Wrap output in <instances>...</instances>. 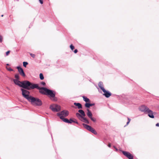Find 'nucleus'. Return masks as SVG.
<instances>
[{
    "instance_id": "obj_1",
    "label": "nucleus",
    "mask_w": 159,
    "mask_h": 159,
    "mask_svg": "<svg viewBox=\"0 0 159 159\" xmlns=\"http://www.w3.org/2000/svg\"><path fill=\"white\" fill-rule=\"evenodd\" d=\"M36 88L39 90V92L43 94L49 95L51 98H54L55 96V93H53L52 90L48 89L46 88H40L38 86V84L31 83L30 89Z\"/></svg>"
},
{
    "instance_id": "obj_2",
    "label": "nucleus",
    "mask_w": 159,
    "mask_h": 159,
    "mask_svg": "<svg viewBox=\"0 0 159 159\" xmlns=\"http://www.w3.org/2000/svg\"><path fill=\"white\" fill-rule=\"evenodd\" d=\"M18 80H14L13 81L16 84L27 90H30V87L32 83L27 80L21 82Z\"/></svg>"
},
{
    "instance_id": "obj_3",
    "label": "nucleus",
    "mask_w": 159,
    "mask_h": 159,
    "mask_svg": "<svg viewBox=\"0 0 159 159\" xmlns=\"http://www.w3.org/2000/svg\"><path fill=\"white\" fill-rule=\"evenodd\" d=\"M78 112L80 113H76V116L82 121L87 124H89L88 120L85 117L86 115L84 111L83 110L80 109L79 110Z\"/></svg>"
},
{
    "instance_id": "obj_4",
    "label": "nucleus",
    "mask_w": 159,
    "mask_h": 159,
    "mask_svg": "<svg viewBox=\"0 0 159 159\" xmlns=\"http://www.w3.org/2000/svg\"><path fill=\"white\" fill-rule=\"evenodd\" d=\"M30 98L29 101L32 104L38 106L42 105V103L40 99L32 97H31Z\"/></svg>"
},
{
    "instance_id": "obj_5",
    "label": "nucleus",
    "mask_w": 159,
    "mask_h": 159,
    "mask_svg": "<svg viewBox=\"0 0 159 159\" xmlns=\"http://www.w3.org/2000/svg\"><path fill=\"white\" fill-rule=\"evenodd\" d=\"M22 94L23 96L27 99L29 101L30 99V97H32L31 96H29L30 92L28 91L21 89Z\"/></svg>"
},
{
    "instance_id": "obj_6",
    "label": "nucleus",
    "mask_w": 159,
    "mask_h": 159,
    "mask_svg": "<svg viewBox=\"0 0 159 159\" xmlns=\"http://www.w3.org/2000/svg\"><path fill=\"white\" fill-rule=\"evenodd\" d=\"M83 125L84 127L87 130L91 132L92 133L95 134H97V133L95 131V130L91 126L85 124H83Z\"/></svg>"
},
{
    "instance_id": "obj_7",
    "label": "nucleus",
    "mask_w": 159,
    "mask_h": 159,
    "mask_svg": "<svg viewBox=\"0 0 159 159\" xmlns=\"http://www.w3.org/2000/svg\"><path fill=\"white\" fill-rule=\"evenodd\" d=\"M50 108L53 111H58L61 110V107L57 105H53L50 106Z\"/></svg>"
},
{
    "instance_id": "obj_8",
    "label": "nucleus",
    "mask_w": 159,
    "mask_h": 159,
    "mask_svg": "<svg viewBox=\"0 0 159 159\" xmlns=\"http://www.w3.org/2000/svg\"><path fill=\"white\" fill-rule=\"evenodd\" d=\"M69 114L68 111L64 110L57 113V115L60 118L61 116H63V117L67 116Z\"/></svg>"
},
{
    "instance_id": "obj_9",
    "label": "nucleus",
    "mask_w": 159,
    "mask_h": 159,
    "mask_svg": "<svg viewBox=\"0 0 159 159\" xmlns=\"http://www.w3.org/2000/svg\"><path fill=\"white\" fill-rule=\"evenodd\" d=\"M122 153L125 156L129 159H134L133 156L129 152L125 151H122Z\"/></svg>"
},
{
    "instance_id": "obj_10",
    "label": "nucleus",
    "mask_w": 159,
    "mask_h": 159,
    "mask_svg": "<svg viewBox=\"0 0 159 159\" xmlns=\"http://www.w3.org/2000/svg\"><path fill=\"white\" fill-rule=\"evenodd\" d=\"M149 109V108L146 106L144 105L141 106L139 107V110L140 111L143 112L145 113H146Z\"/></svg>"
},
{
    "instance_id": "obj_11",
    "label": "nucleus",
    "mask_w": 159,
    "mask_h": 159,
    "mask_svg": "<svg viewBox=\"0 0 159 159\" xmlns=\"http://www.w3.org/2000/svg\"><path fill=\"white\" fill-rule=\"evenodd\" d=\"M17 69H18L20 74L23 77L25 76V75L24 72L23 70L19 66H17Z\"/></svg>"
},
{
    "instance_id": "obj_12",
    "label": "nucleus",
    "mask_w": 159,
    "mask_h": 159,
    "mask_svg": "<svg viewBox=\"0 0 159 159\" xmlns=\"http://www.w3.org/2000/svg\"><path fill=\"white\" fill-rule=\"evenodd\" d=\"M146 113L148 114V116L152 118H154L153 111L150 109H148Z\"/></svg>"
},
{
    "instance_id": "obj_13",
    "label": "nucleus",
    "mask_w": 159,
    "mask_h": 159,
    "mask_svg": "<svg viewBox=\"0 0 159 159\" xmlns=\"http://www.w3.org/2000/svg\"><path fill=\"white\" fill-rule=\"evenodd\" d=\"M98 86L103 92H105V89L104 88L103 83L102 82H100L98 84Z\"/></svg>"
},
{
    "instance_id": "obj_14",
    "label": "nucleus",
    "mask_w": 159,
    "mask_h": 159,
    "mask_svg": "<svg viewBox=\"0 0 159 159\" xmlns=\"http://www.w3.org/2000/svg\"><path fill=\"white\" fill-rule=\"evenodd\" d=\"M103 92L104 93L103 94V95L107 98L109 97L111 95V93L109 92L108 91H106V90L105 92Z\"/></svg>"
},
{
    "instance_id": "obj_15",
    "label": "nucleus",
    "mask_w": 159,
    "mask_h": 159,
    "mask_svg": "<svg viewBox=\"0 0 159 159\" xmlns=\"http://www.w3.org/2000/svg\"><path fill=\"white\" fill-rule=\"evenodd\" d=\"M73 122L77 124H78V123L76 120L75 119H70L69 120V122L68 123L71 124Z\"/></svg>"
},
{
    "instance_id": "obj_16",
    "label": "nucleus",
    "mask_w": 159,
    "mask_h": 159,
    "mask_svg": "<svg viewBox=\"0 0 159 159\" xmlns=\"http://www.w3.org/2000/svg\"><path fill=\"white\" fill-rule=\"evenodd\" d=\"M87 111V115L89 118H90L92 117V114L90 111L89 109H88Z\"/></svg>"
},
{
    "instance_id": "obj_17",
    "label": "nucleus",
    "mask_w": 159,
    "mask_h": 159,
    "mask_svg": "<svg viewBox=\"0 0 159 159\" xmlns=\"http://www.w3.org/2000/svg\"><path fill=\"white\" fill-rule=\"evenodd\" d=\"M74 105L77 107L78 109H82V105L80 103H74Z\"/></svg>"
},
{
    "instance_id": "obj_18",
    "label": "nucleus",
    "mask_w": 159,
    "mask_h": 159,
    "mask_svg": "<svg viewBox=\"0 0 159 159\" xmlns=\"http://www.w3.org/2000/svg\"><path fill=\"white\" fill-rule=\"evenodd\" d=\"M95 105L94 103H86L85 104V106L86 107L89 108L90 106H92Z\"/></svg>"
},
{
    "instance_id": "obj_19",
    "label": "nucleus",
    "mask_w": 159,
    "mask_h": 159,
    "mask_svg": "<svg viewBox=\"0 0 159 159\" xmlns=\"http://www.w3.org/2000/svg\"><path fill=\"white\" fill-rule=\"evenodd\" d=\"M60 118L65 122L68 123L69 122V120L67 118H64L63 116H61Z\"/></svg>"
},
{
    "instance_id": "obj_20",
    "label": "nucleus",
    "mask_w": 159,
    "mask_h": 159,
    "mask_svg": "<svg viewBox=\"0 0 159 159\" xmlns=\"http://www.w3.org/2000/svg\"><path fill=\"white\" fill-rule=\"evenodd\" d=\"M83 98L84 100V101H85V102H90V101L89 99L88 98H87L86 97L84 96H83Z\"/></svg>"
},
{
    "instance_id": "obj_21",
    "label": "nucleus",
    "mask_w": 159,
    "mask_h": 159,
    "mask_svg": "<svg viewBox=\"0 0 159 159\" xmlns=\"http://www.w3.org/2000/svg\"><path fill=\"white\" fill-rule=\"evenodd\" d=\"M15 77L16 79V80L19 79V76L18 74H16L15 75Z\"/></svg>"
},
{
    "instance_id": "obj_22",
    "label": "nucleus",
    "mask_w": 159,
    "mask_h": 159,
    "mask_svg": "<svg viewBox=\"0 0 159 159\" xmlns=\"http://www.w3.org/2000/svg\"><path fill=\"white\" fill-rule=\"evenodd\" d=\"M40 78L41 80H43L44 79V77L42 73H40L39 75Z\"/></svg>"
},
{
    "instance_id": "obj_23",
    "label": "nucleus",
    "mask_w": 159,
    "mask_h": 159,
    "mask_svg": "<svg viewBox=\"0 0 159 159\" xmlns=\"http://www.w3.org/2000/svg\"><path fill=\"white\" fill-rule=\"evenodd\" d=\"M28 64V63L24 61L23 62V65L25 67H26V65H27Z\"/></svg>"
},
{
    "instance_id": "obj_24",
    "label": "nucleus",
    "mask_w": 159,
    "mask_h": 159,
    "mask_svg": "<svg viewBox=\"0 0 159 159\" xmlns=\"http://www.w3.org/2000/svg\"><path fill=\"white\" fill-rule=\"evenodd\" d=\"M7 69L9 71H13V70L10 67H8L7 66L6 67Z\"/></svg>"
},
{
    "instance_id": "obj_25",
    "label": "nucleus",
    "mask_w": 159,
    "mask_h": 159,
    "mask_svg": "<svg viewBox=\"0 0 159 159\" xmlns=\"http://www.w3.org/2000/svg\"><path fill=\"white\" fill-rule=\"evenodd\" d=\"M70 48L71 50H73L75 48V47L72 44H71L70 46Z\"/></svg>"
},
{
    "instance_id": "obj_26",
    "label": "nucleus",
    "mask_w": 159,
    "mask_h": 159,
    "mask_svg": "<svg viewBox=\"0 0 159 159\" xmlns=\"http://www.w3.org/2000/svg\"><path fill=\"white\" fill-rule=\"evenodd\" d=\"M30 54L31 56L33 58H34L35 57V54L31 53H30Z\"/></svg>"
},
{
    "instance_id": "obj_27",
    "label": "nucleus",
    "mask_w": 159,
    "mask_h": 159,
    "mask_svg": "<svg viewBox=\"0 0 159 159\" xmlns=\"http://www.w3.org/2000/svg\"><path fill=\"white\" fill-rule=\"evenodd\" d=\"M91 120L93 121V122H95L96 121V119L94 118H93L92 117H91L90 118Z\"/></svg>"
},
{
    "instance_id": "obj_28",
    "label": "nucleus",
    "mask_w": 159,
    "mask_h": 159,
    "mask_svg": "<svg viewBox=\"0 0 159 159\" xmlns=\"http://www.w3.org/2000/svg\"><path fill=\"white\" fill-rule=\"evenodd\" d=\"M3 40V37H2L0 35V42H2Z\"/></svg>"
},
{
    "instance_id": "obj_29",
    "label": "nucleus",
    "mask_w": 159,
    "mask_h": 159,
    "mask_svg": "<svg viewBox=\"0 0 159 159\" xmlns=\"http://www.w3.org/2000/svg\"><path fill=\"white\" fill-rule=\"evenodd\" d=\"M10 51H8L7 52H6V56H8L9 55V54L10 53Z\"/></svg>"
},
{
    "instance_id": "obj_30",
    "label": "nucleus",
    "mask_w": 159,
    "mask_h": 159,
    "mask_svg": "<svg viewBox=\"0 0 159 159\" xmlns=\"http://www.w3.org/2000/svg\"><path fill=\"white\" fill-rule=\"evenodd\" d=\"M40 3L41 4H43V0H39Z\"/></svg>"
},
{
    "instance_id": "obj_31",
    "label": "nucleus",
    "mask_w": 159,
    "mask_h": 159,
    "mask_svg": "<svg viewBox=\"0 0 159 159\" xmlns=\"http://www.w3.org/2000/svg\"><path fill=\"white\" fill-rule=\"evenodd\" d=\"M41 84H42V85H44L45 84V83L44 82H42L41 83Z\"/></svg>"
},
{
    "instance_id": "obj_32",
    "label": "nucleus",
    "mask_w": 159,
    "mask_h": 159,
    "mask_svg": "<svg viewBox=\"0 0 159 159\" xmlns=\"http://www.w3.org/2000/svg\"><path fill=\"white\" fill-rule=\"evenodd\" d=\"M77 52H78V50L77 49H75L74 51V52L75 53H76Z\"/></svg>"
},
{
    "instance_id": "obj_33",
    "label": "nucleus",
    "mask_w": 159,
    "mask_h": 159,
    "mask_svg": "<svg viewBox=\"0 0 159 159\" xmlns=\"http://www.w3.org/2000/svg\"><path fill=\"white\" fill-rule=\"evenodd\" d=\"M108 146L109 147H111V144L110 143H109L108 144Z\"/></svg>"
},
{
    "instance_id": "obj_34",
    "label": "nucleus",
    "mask_w": 159,
    "mask_h": 159,
    "mask_svg": "<svg viewBox=\"0 0 159 159\" xmlns=\"http://www.w3.org/2000/svg\"><path fill=\"white\" fill-rule=\"evenodd\" d=\"M156 125L157 126H159V124L158 123H157V124H156Z\"/></svg>"
},
{
    "instance_id": "obj_35",
    "label": "nucleus",
    "mask_w": 159,
    "mask_h": 159,
    "mask_svg": "<svg viewBox=\"0 0 159 159\" xmlns=\"http://www.w3.org/2000/svg\"><path fill=\"white\" fill-rule=\"evenodd\" d=\"M128 121H130L131 120L129 118H128Z\"/></svg>"
},
{
    "instance_id": "obj_36",
    "label": "nucleus",
    "mask_w": 159,
    "mask_h": 159,
    "mask_svg": "<svg viewBox=\"0 0 159 159\" xmlns=\"http://www.w3.org/2000/svg\"><path fill=\"white\" fill-rule=\"evenodd\" d=\"M130 121H128L127 123V124H126V125H127L129 124V123L130 122Z\"/></svg>"
},
{
    "instance_id": "obj_37",
    "label": "nucleus",
    "mask_w": 159,
    "mask_h": 159,
    "mask_svg": "<svg viewBox=\"0 0 159 159\" xmlns=\"http://www.w3.org/2000/svg\"><path fill=\"white\" fill-rule=\"evenodd\" d=\"M130 121H128L127 123V124H126V125H127L129 124V123L130 122Z\"/></svg>"
},
{
    "instance_id": "obj_38",
    "label": "nucleus",
    "mask_w": 159,
    "mask_h": 159,
    "mask_svg": "<svg viewBox=\"0 0 159 159\" xmlns=\"http://www.w3.org/2000/svg\"><path fill=\"white\" fill-rule=\"evenodd\" d=\"M53 101H56V99H55V98H54V99H53Z\"/></svg>"
},
{
    "instance_id": "obj_39",
    "label": "nucleus",
    "mask_w": 159,
    "mask_h": 159,
    "mask_svg": "<svg viewBox=\"0 0 159 159\" xmlns=\"http://www.w3.org/2000/svg\"><path fill=\"white\" fill-rule=\"evenodd\" d=\"M3 15H1V16L2 17H3Z\"/></svg>"
},
{
    "instance_id": "obj_40",
    "label": "nucleus",
    "mask_w": 159,
    "mask_h": 159,
    "mask_svg": "<svg viewBox=\"0 0 159 159\" xmlns=\"http://www.w3.org/2000/svg\"><path fill=\"white\" fill-rule=\"evenodd\" d=\"M7 66H8V65H9V64H7Z\"/></svg>"
}]
</instances>
